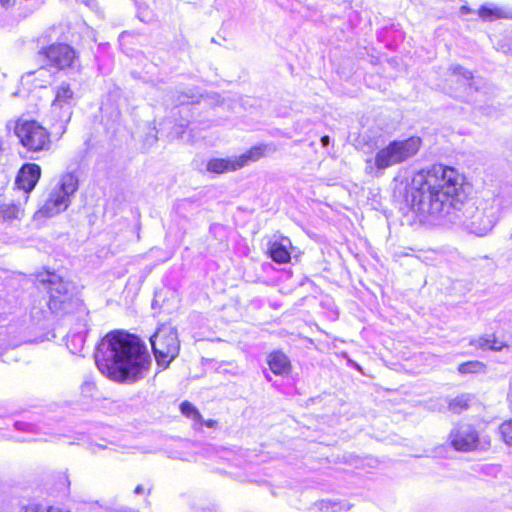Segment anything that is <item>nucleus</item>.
<instances>
[{"label": "nucleus", "mask_w": 512, "mask_h": 512, "mask_svg": "<svg viewBox=\"0 0 512 512\" xmlns=\"http://www.w3.org/2000/svg\"><path fill=\"white\" fill-rule=\"evenodd\" d=\"M14 135L28 153L48 152L53 144L52 132L36 119L21 116L14 121Z\"/></svg>", "instance_id": "nucleus-5"}, {"label": "nucleus", "mask_w": 512, "mask_h": 512, "mask_svg": "<svg viewBox=\"0 0 512 512\" xmlns=\"http://www.w3.org/2000/svg\"><path fill=\"white\" fill-rule=\"evenodd\" d=\"M0 2L3 7L8 8L15 5L16 0H0Z\"/></svg>", "instance_id": "nucleus-27"}, {"label": "nucleus", "mask_w": 512, "mask_h": 512, "mask_svg": "<svg viewBox=\"0 0 512 512\" xmlns=\"http://www.w3.org/2000/svg\"><path fill=\"white\" fill-rule=\"evenodd\" d=\"M329 142H330L329 136L326 135L321 138V144L323 147H327L329 145Z\"/></svg>", "instance_id": "nucleus-28"}, {"label": "nucleus", "mask_w": 512, "mask_h": 512, "mask_svg": "<svg viewBox=\"0 0 512 512\" xmlns=\"http://www.w3.org/2000/svg\"><path fill=\"white\" fill-rule=\"evenodd\" d=\"M37 287L48 294L47 306L53 313L71 316L85 312V305L73 287L54 272L43 271L35 275Z\"/></svg>", "instance_id": "nucleus-4"}, {"label": "nucleus", "mask_w": 512, "mask_h": 512, "mask_svg": "<svg viewBox=\"0 0 512 512\" xmlns=\"http://www.w3.org/2000/svg\"><path fill=\"white\" fill-rule=\"evenodd\" d=\"M153 490L152 483L139 484L134 489V494L137 496H149Z\"/></svg>", "instance_id": "nucleus-25"}, {"label": "nucleus", "mask_w": 512, "mask_h": 512, "mask_svg": "<svg viewBox=\"0 0 512 512\" xmlns=\"http://www.w3.org/2000/svg\"><path fill=\"white\" fill-rule=\"evenodd\" d=\"M180 411L185 417L193 420L196 424H203L202 415L200 414L199 410L190 402H182L180 405Z\"/></svg>", "instance_id": "nucleus-23"}, {"label": "nucleus", "mask_w": 512, "mask_h": 512, "mask_svg": "<svg viewBox=\"0 0 512 512\" xmlns=\"http://www.w3.org/2000/svg\"><path fill=\"white\" fill-rule=\"evenodd\" d=\"M293 244L289 237L280 236L278 239L270 241L267 246L266 255L276 264H289L292 259Z\"/></svg>", "instance_id": "nucleus-11"}, {"label": "nucleus", "mask_w": 512, "mask_h": 512, "mask_svg": "<svg viewBox=\"0 0 512 512\" xmlns=\"http://www.w3.org/2000/svg\"><path fill=\"white\" fill-rule=\"evenodd\" d=\"M214 424H215V421H213V420H209V421H207V422H206V425H207L208 427H213V426H214Z\"/></svg>", "instance_id": "nucleus-29"}, {"label": "nucleus", "mask_w": 512, "mask_h": 512, "mask_svg": "<svg viewBox=\"0 0 512 512\" xmlns=\"http://www.w3.org/2000/svg\"><path fill=\"white\" fill-rule=\"evenodd\" d=\"M150 343L155 361L162 369L168 368L180 353L178 332L170 324H161L150 337Z\"/></svg>", "instance_id": "nucleus-8"}, {"label": "nucleus", "mask_w": 512, "mask_h": 512, "mask_svg": "<svg viewBox=\"0 0 512 512\" xmlns=\"http://www.w3.org/2000/svg\"><path fill=\"white\" fill-rule=\"evenodd\" d=\"M94 359L99 372L119 384L140 381L147 376L152 365L145 341L123 329L111 330L99 340Z\"/></svg>", "instance_id": "nucleus-1"}, {"label": "nucleus", "mask_w": 512, "mask_h": 512, "mask_svg": "<svg viewBox=\"0 0 512 512\" xmlns=\"http://www.w3.org/2000/svg\"><path fill=\"white\" fill-rule=\"evenodd\" d=\"M266 364L270 371L279 377H288L293 370L290 358L281 349L270 351L266 356Z\"/></svg>", "instance_id": "nucleus-13"}, {"label": "nucleus", "mask_w": 512, "mask_h": 512, "mask_svg": "<svg viewBox=\"0 0 512 512\" xmlns=\"http://www.w3.org/2000/svg\"><path fill=\"white\" fill-rule=\"evenodd\" d=\"M423 140L420 136L412 135L405 139L393 140L378 150L374 164L378 170L401 164L415 157L421 150Z\"/></svg>", "instance_id": "nucleus-7"}, {"label": "nucleus", "mask_w": 512, "mask_h": 512, "mask_svg": "<svg viewBox=\"0 0 512 512\" xmlns=\"http://www.w3.org/2000/svg\"><path fill=\"white\" fill-rule=\"evenodd\" d=\"M270 151L269 144L258 143L251 146L244 153L235 157L238 165V169L241 170L251 163H255L265 158Z\"/></svg>", "instance_id": "nucleus-15"}, {"label": "nucleus", "mask_w": 512, "mask_h": 512, "mask_svg": "<svg viewBox=\"0 0 512 512\" xmlns=\"http://www.w3.org/2000/svg\"><path fill=\"white\" fill-rule=\"evenodd\" d=\"M474 398L473 394L460 393L447 402V408L452 414L459 415L472 406Z\"/></svg>", "instance_id": "nucleus-17"}, {"label": "nucleus", "mask_w": 512, "mask_h": 512, "mask_svg": "<svg viewBox=\"0 0 512 512\" xmlns=\"http://www.w3.org/2000/svg\"><path fill=\"white\" fill-rule=\"evenodd\" d=\"M497 433L507 446H512V418L503 421L498 426Z\"/></svg>", "instance_id": "nucleus-24"}, {"label": "nucleus", "mask_w": 512, "mask_h": 512, "mask_svg": "<svg viewBox=\"0 0 512 512\" xmlns=\"http://www.w3.org/2000/svg\"><path fill=\"white\" fill-rule=\"evenodd\" d=\"M32 42L36 46V61L51 69L53 74H67L80 70V53L72 44L52 41V36L48 32L38 35Z\"/></svg>", "instance_id": "nucleus-3"}, {"label": "nucleus", "mask_w": 512, "mask_h": 512, "mask_svg": "<svg viewBox=\"0 0 512 512\" xmlns=\"http://www.w3.org/2000/svg\"><path fill=\"white\" fill-rule=\"evenodd\" d=\"M41 167L36 163H25L17 172L15 185L19 190L29 194L34 190L41 178Z\"/></svg>", "instance_id": "nucleus-10"}, {"label": "nucleus", "mask_w": 512, "mask_h": 512, "mask_svg": "<svg viewBox=\"0 0 512 512\" xmlns=\"http://www.w3.org/2000/svg\"><path fill=\"white\" fill-rule=\"evenodd\" d=\"M18 512H71L69 510L56 507V506H46L40 503H28L20 507Z\"/></svg>", "instance_id": "nucleus-22"}, {"label": "nucleus", "mask_w": 512, "mask_h": 512, "mask_svg": "<svg viewBox=\"0 0 512 512\" xmlns=\"http://www.w3.org/2000/svg\"><path fill=\"white\" fill-rule=\"evenodd\" d=\"M469 345L476 350L494 352H500L509 348V343L505 338L504 332L500 335L495 332L481 335L476 339L470 340Z\"/></svg>", "instance_id": "nucleus-14"}, {"label": "nucleus", "mask_w": 512, "mask_h": 512, "mask_svg": "<svg viewBox=\"0 0 512 512\" xmlns=\"http://www.w3.org/2000/svg\"><path fill=\"white\" fill-rule=\"evenodd\" d=\"M477 13L484 22H492L509 18L508 12L498 6L482 5L479 7Z\"/></svg>", "instance_id": "nucleus-19"}, {"label": "nucleus", "mask_w": 512, "mask_h": 512, "mask_svg": "<svg viewBox=\"0 0 512 512\" xmlns=\"http://www.w3.org/2000/svg\"><path fill=\"white\" fill-rule=\"evenodd\" d=\"M453 73L454 74H462L467 79H472L473 78L472 73L470 71L465 70V71L462 72V68L461 67L455 68L453 70Z\"/></svg>", "instance_id": "nucleus-26"}, {"label": "nucleus", "mask_w": 512, "mask_h": 512, "mask_svg": "<svg viewBox=\"0 0 512 512\" xmlns=\"http://www.w3.org/2000/svg\"><path fill=\"white\" fill-rule=\"evenodd\" d=\"M457 370L462 375L480 374L486 371V364L479 360H469L461 363Z\"/></svg>", "instance_id": "nucleus-21"}, {"label": "nucleus", "mask_w": 512, "mask_h": 512, "mask_svg": "<svg viewBox=\"0 0 512 512\" xmlns=\"http://www.w3.org/2000/svg\"><path fill=\"white\" fill-rule=\"evenodd\" d=\"M206 169L213 174H225L238 171L236 158H211L208 160Z\"/></svg>", "instance_id": "nucleus-16"}, {"label": "nucleus", "mask_w": 512, "mask_h": 512, "mask_svg": "<svg viewBox=\"0 0 512 512\" xmlns=\"http://www.w3.org/2000/svg\"><path fill=\"white\" fill-rule=\"evenodd\" d=\"M462 186L463 177L456 168L433 163L414 174L406 201L409 209L417 216L426 218L438 215L454 205Z\"/></svg>", "instance_id": "nucleus-2"}, {"label": "nucleus", "mask_w": 512, "mask_h": 512, "mask_svg": "<svg viewBox=\"0 0 512 512\" xmlns=\"http://www.w3.org/2000/svg\"><path fill=\"white\" fill-rule=\"evenodd\" d=\"M448 439L450 446L457 452L469 453L481 446L480 433L472 424L457 423L451 429Z\"/></svg>", "instance_id": "nucleus-9"}, {"label": "nucleus", "mask_w": 512, "mask_h": 512, "mask_svg": "<svg viewBox=\"0 0 512 512\" xmlns=\"http://www.w3.org/2000/svg\"><path fill=\"white\" fill-rule=\"evenodd\" d=\"M74 98V92L69 83L63 82L59 85L54 92V99L52 101V106L57 108H63L72 103Z\"/></svg>", "instance_id": "nucleus-18"}, {"label": "nucleus", "mask_w": 512, "mask_h": 512, "mask_svg": "<svg viewBox=\"0 0 512 512\" xmlns=\"http://www.w3.org/2000/svg\"><path fill=\"white\" fill-rule=\"evenodd\" d=\"M52 75L54 74L51 69L39 64L37 69L28 71L21 77V85L29 92L45 89L51 84Z\"/></svg>", "instance_id": "nucleus-12"}, {"label": "nucleus", "mask_w": 512, "mask_h": 512, "mask_svg": "<svg viewBox=\"0 0 512 512\" xmlns=\"http://www.w3.org/2000/svg\"><path fill=\"white\" fill-rule=\"evenodd\" d=\"M21 209L18 205L9 203L0 205V223H10L19 219Z\"/></svg>", "instance_id": "nucleus-20"}, {"label": "nucleus", "mask_w": 512, "mask_h": 512, "mask_svg": "<svg viewBox=\"0 0 512 512\" xmlns=\"http://www.w3.org/2000/svg\"><path fill=\"white\" fill-rule=\"evenodd\" d=\"M78 189V176L74 172L63 173L42 206L36 211V216L50 218L66 211Z\"/></svg>", "instance_id": "nucleus-6"}]
</instances>
